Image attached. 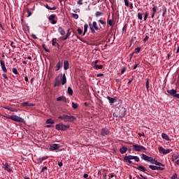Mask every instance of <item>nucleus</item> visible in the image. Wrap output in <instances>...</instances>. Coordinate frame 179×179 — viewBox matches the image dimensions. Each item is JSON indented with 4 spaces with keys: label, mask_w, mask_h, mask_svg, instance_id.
<instances>
[{
    "label": "nucleus",
    "mask_w": 179,
    "mask_h": 179,
    "mask_svg": "<svg viewBox=\"0 0 179 179\" xmlns=\"http://www.w3.org/2000/svg\"><path fill=\"white\" fill-rule=\"evenodd\" d=\"M133 148L135 152H142L143 150H146V148L138 144H133Z\"/></svg>",
    "instance_id": "423d86ee"
},
{
    "label": "nucleus",
    "mask_w": 179,
    "mask_h": 179,
    "mask_svg": "<svg viewBox=\"0 0 179 179\" xmlns=\"http://www.w3.org/2000/svg\"><path fill=\"white\" fill-rule=\"evenodd\" d=\"M3 166H4L3 169H4V170H6V171H8V173H12V169H10V168H9V167H10V166L9 164H8V162H3Z\"/></svg>",
    "instance_id": "9b49d317"
},
{
    "label": "nucleus",
    "mask_w": 179,
    "mask_h": 179,
    "mask_svg": "<svg viewBox=\"0 0 179 179\" xmlns=\"http://www.w3.org/2000/svg\"><path fill=\"white\" fill-rule=\"evenodd\" d=\"M166 92L170 96L176 97V99H179V94H177V90H166Z\"/></svg>",
    "instance_id": "39448f33"
},
{
    "label": "nucleus",
    "mask_w": 179,
    "mask_h": 179,
    "mask_svg": "<svg viewBox=\"0 0 179 179\" xmlns=\"http://www.w3.org/2000/svg\"><path fill=\"white\" fill-rule=\"evenodd\" d=\"M156 12H157V7L154 6L152 8V14L151 15V19H153L155 17V15H156Z\"/></svg>",
    "instance_id": "cd10ccee"
},
{
    "label": "nucleus",
    "mask_w": 179,
    "mask_h": 179,
    "mask_svg": "<svg viewBox=\"0 0 179 179\" xmlns=\"http://www.w3.org/2000/svg\"><path fill=\"white\" fill-rule=\"evenodd\" d=\"M137 17L139 20H142L143 19V13L138 12Z\"/></svg>",
    "instance_id": "473e14b6"
},
{
    "label": "nucleus",
    "mask_w": 179,
    "mask_h": 179,
    "mask_svg": "<svg viewBox=\"0 0 179 179\" xmlns=\"http://www.w3.org/2000/svg\"><path fill=\"white\" fill-rule=\"evenodd\" d=\"M0 63L1 65V69L2 71L6 73L8 72V69H6V66H5V62L3 60H0Z\"/></svg>",
    "instance_id": "4468645a"
},
{
    "label": "nucleus",
    "mask_w": 179,
    "mask_h": 179,
    "mask_svg": "<svg viewBox=\"0 0 179 179\" xmlns=\"http://www.w3.org/2000/svg\"><path fill=\"white\" fill-rule=\"evenodd\" d=\"M93 68H94V69H96V70L103 69V65L95 64L93 66Z\"/></svg>",
    "instance_id": "c9c22d12"
},
{
    "label": "nucleus",
    "mask_w": 179,
    "mask_h": 179,
    "mask_svg": "<svg viewBox=\"0 0 179 179\" xmlns=\"http://www.w3.org/2000/svg\"><path fill=\"white\" fill-rule=\"evenodd\" d=\"M47 170V166L43 167V169L41 171V173H44V171Z\"/></svg>",
    "instance_id": "69168bd1"
},
{
    "label": "nucleus",
    "mask_w": 179,
    "mask_h": 179,
    "mask_svg": "<svg viewBox=\"0 0 179 179\" xmlns=\"http://www.w3.org/2000/svg\"><path fill=\"white\" fill-rule=\"evenodd\" d=\"M136 54H139L141 52V48L138 47L135 49Z\"/></svg>",
    "instance_id": "3c124183"
},
{
    "label": "nucleus",
    "mask_w": 179,
    "mask_h": 179,
    "mask_svg": "<svg viewBox=\"0 0 179 179\" xmlns=\"http://www.w3.org/2000/svg\"><path fill=\"white\" fill-rule=\"evenodd\" d=\"M59 120H62L64 122H73L76 121V117L73 115H63L58 117Z\"/></svg>",
    "instance_id": "f03ea898"
},
{
    "label": "nucleus",
    "mask_w": 179,
    "mask_h": 179,
    "mask_svg": "<svg viewBox=\"0 0 179 179\" xmlns=\"http://www.w3.org/2000/svg\"><path fill=\"white\" fill-rule=\"evenodd\" d=\"M158 150L159 152V153H162L163 155H169V153H170L171 152H173V150L171 149H164V148L159 146L158 148Z\"/></svg>",
    "instance_id": "0eeeda50"
},
{
    "label": "nucleus",
    "mask_w": 179,
    "mask_h": 179,
    "mask_svg": "<svg viewBox=\"0 0 179 179\" xmlns=\"http://www.w3.org/2000/svg\"><path fill=\"white\" fill-rule=\"evenodd\" d=\"M46 124H55V120L50 118L46 120Z\"/></svg>",
    "instance_id": "e433bc0d"
},
{
    "label": "nucleus",
    "mask_w": 179,
    "mask_h": 179,
    "mask_svg": "<svg viewBox=\"0 0 179 179\" xmlns=\"http://www.w3.org/2000/svg\"><path fill=\"white\" fill-rule=\"evenodd\" d=\"M141 159L145 162H150V163H152V161L153 160V157H149L145 154H141Z\"/></svg>",
    "instance_id": "1a4fd4ad"
},
{
    "label": "nucleus",
    "mask_w": 179,
    "mask_h": 179,
    "mask_svg": "<svg viewBox=\"0 0 179 179\" xmlns=\"http://www.w3.org/2000/svg\"><path fill=\"white\" fill-rule=\"evenodd\" d=\"M103 13L101 11H96L95 13L96 17H100V16H103Z\"/></svg>",
    "instance_id": "58836bf2"
},
{
    "label": "nucleus",
    "mask_w": 179,
    "mask_h": 179,
    "mask_svg": "<svg viewBox=\"0 0 179 179\" xmlns=\"http://www.w3.org/2000/svg\"><path fill=\"white\" fill-rule=\"evenodd\" d=\"M57 101H64V103H68V99L64 96H61L57 98Z\"/></svg>",
    "instance_id": "a211bd4d"
},
{
    "label": "nucleus",
    "mask_w": 179,
    "mask_h": 179,
    "mask_svg": "<svg viewBox=\"0 0 179 179\" xmlns=\"http://www.w3.org/2000/svg\"><path fill=\"white\" fill-rule=\"evenodd\" d=\"M10 111H12V113H17V109L15 108H10Z\"/></svg>",
    "instance_id": "09e8293b"
},
{
    "label": "nucleus",
    "mask_w": 179,
    "mask_h": 179,
    "mask_svg": "<svg viewBox=\"0 0 179 179\" xmlns=\"http://www.w3.org/2000/svg\"><path fill=\"white\" fill-rule=\"evenodd\" d=\"M64 71H68V69H69V62L68 60L64 62Z\"/></svg>",
    "instance_id": "4be33fe9"
},
{
    "label": "nucleus",
    "mask_w": 179,
    "mask_h": 179,
    "mask_svg": "<svg viewBox=\"0 0 179 179\" xmlns=\"http://www.w3.org/2000/svg\"><path fill=\"white\" fill-rule=\"evenodd\" d=\"M107 99L110 104H113V103H115V101H117V99H115V98H111L110 97V96H108Z\"/></svg>",
    "instance_id": "bb28decb"
},
{
    "label": "nucleus",
    "mask_w": 179,
    "mask_h": 179,
    "mask_svg": "<svg viewBox=\"0 0 179 179\" xmlns=\"http://www.w3.org/2000/svg\"><path fill=\"white\" fill-rule=\"evenodd\" d=\"M124 5L125 6H127V8L129 6V1L128 0H124Z\"/></svg>",
    "instance_id": "8fccbe9b"
},
{
    "label": "nucleus",
    "mask_w": 179,
    "mask_h": 179,
    "mask_svg": "<svg viewBox=\"0 0 179 179\" xmlns=\"http://www.w3.org/2000/svg\"><path fill=\"white\" fill-rule=\"evenodd\" d=\"M133 80H134V77H132L131 78H130L129 80V82L127 83V85H131V83H132Z\"/></svg>",
    "instance_id": "e2e57ef3"
},
{
    "label": "nucleus",
    "mask_w": 179,
    "mask_h": 179,
    "mask_svg": "<svg viewBox=\"0 0 179 179\" xmlns=\"http://www.w3.org/2000/svg\"><path fill=\"white\" fill-rule=\"evenodd\" d=\"M27 13H28V17H30L31 15H32L33 13H31V11L29 9H27Z\"/></svg>",
    "instance_id": "bf43d9fd"
},
{
    "label": "nucleus",
    "mask_w": 179,
    "mask_h": 179,
    "mask_svg": "<svg viewBox=\"0 0 179 179\" xmlns=\"http://www.w3.org/2000/svg\"><path fill=\"white\" fill-rule=\"evenodd\" d=\"M125 71H127V67H123L121 70V75L125 73Z\"/></svg>",
    "instance_id": "864d4df0"
},
{
    "label": "nucleus",
    "mask_w": 179,
    "mask_h": 179,
    "mask_svg": "<svg viewBox=\"0 0 179 179\" xmlns=\"http://www.w3.org/2000/svg\"><path fill=\"white\" fill-rule=\"evenodd\" d=\"M149 16V13L148 12H145L144 13V22H146V20H148V17Z\"/></svg>",
    "instance_id": "37998d69"
},
{
    "label": "nucleus",
    "mask_w": 179,
    "mask_h": 179,
    "mask_svg": "<svg viewBox=\"0 0 179 179\" xmlns=\"http://www.w3.org/2000/svg\"><path fill=\"white\" fill-rule=\"evenodd\" d=\"M45 8L48 9V10H57V7H50V6H48V4L45 5Z\"/></svg>",
    "instance_id": "f704fd0d"
},
{
    "label": "nucleus",
    "mask_w": 179,
    "mask_h": 179,
    "mask_svg": "<svg viewBox=\"0 0 179 179\" xmlns=\"http://www.w3.org/2000/svg\"><path fill=\"white\" fill-rule=\"evenodd\" d=\"M171 179H178L177 173H173V175L171 178Z\"/></svg>",
    "instance_id": "603ef678"
},
{
    "label": "nucleus",
    "mask_w": 179,
    "mask_h": 179,
    "mask_svg": "<svg viewBox=\"0 0 179 179\" xmlns=\"http://www.w3.org/2000/svg\"><path fill=\"white\" fill-rule=\"evenodd\" d=\"M90 27H92V29H94L95 30H99V26L97 25V22L96 21H94L92 24H89Z\"/></svg>",
    "instance_id": "dca6fc26"
},
{
    "label": "nucleus",
    "mask_w": 179,
    "mask_h": 179,
    "mask_svg": "<svg viewBox=\"0 0 179 179\" xmlns=\"http://www.w3.org/2000/svg\"><path fill=\"white\" fill-rule=\"evenodd\" d=\"M72 17H73L74 19H79V15L78 14H72Z\"/></svg>",
    "instance_id": "de8ad7c7"
},
{
    "label": "nucleus",
    "mask_w": 179,
    "mask_h": 179,
    "mask_svg": "<svg viewBox=\"0 0 179 179\" xmlns=\"http://www.w3.org/2000/svg\"><path fill=\"white\" fill-rule=\"evenodd\" d=\"M90 29L92 33H96V29L94 28L90 27Z\"/></svg>",
    "instance_id": "680f3d73"
},
{
    "label": "nucleus",
    "mask_w": 179,
    "mask_h": 179,
    "mask_svg": "<svg viewBox=\"0 0 179 179\" xmlns=\"http://www.w3.org/2000/svg\"><path fill=\"white\" fill-rule=\"evenodd\" d=\"M108 24L109 26H113V20H108Z\"/></svg>",
    "instance_id": "5fc2aeb1"
},
{
    "label": "nucleus",
    "mask_w": 179,
    "mask_h": 179,
    "mask_svg": "<svg viewBox=\"0 0 179 179\" xmlns=\"http://www.w3.org/2000/svg\"><path fill=\"white\" fill-rule=\"evenodd\" d=\"M134 160H135V162H139V157H138V156H134Z\"/></svg>",
    "instance_id": "13d9d810"
},
{
    "label": "nucleus",
    "mask_w": 179,
    "mask_h": 179,
    "mask_svg": "<svg viewBox=\"0 0 179 179\" xmlns=\"http://www.w3.org/2000/svg\"><path fill=\"white\" fill-rule=\"evenodd\" d=\"M31 37H32V38H34V40H37V36H36V34H32Z\"/></svg>",
    "instance_id": "0e129e2a"
},
{
    "label": "nucleus",
    "mask_w": 179,
    "mask_h": 179,
    "mask_svg": "<svg viewBox=\"0 0 179 179\" xmlns=\"http://www.w3.org/2000/svg\"><path fill=\"white\" fill-rule=\"evenodd\" d=\"M70 36H71V29H69L67 30V33H66V36L62 39L63 41H65V40H68V38H69Z\"/></svg>",
    "instance_id": "b1692460"
},
{
    "label": "nucleus",
    "mask_w": 179,
    "mask_h": 179,
    "mask_svg": "<svg viewBox=\"0 0 179 179\" xmlns=\"http://www.w3.org/2000/svg\"><path fill=\"white\" fill-rule=\"evenodd\" d=\"M13 72L15 73V75H19V72H17V68H13Z\"/></svg>",
    "instance_id": "49530a36"
},
{
    "label": "nucleus",
    "mask_w": 179,
    "mask_h": 179,
    "mask_svg": "<svg viewBox=\"0 0 179 179\" xmlns=\"http://www.w3.org/2000/svg\"><path fill=\"white\" fill-rule=\"evenodd\" d=\"M62 83L61 80H59V76L55 78V84H54V87H57L58 86H61Z\"/></svg>",
    "instance_id": "f3484780"
},
{
    "label": "nucleus",
    "mask_w": 179,
    "mask_h": 179,
    "mask_svg": "<svg viewBox=\"0 0 179 179\" xmlns=\"http://www.w3.org/2000/svg\"><path fill=\"white\" fill-rule=\"evenodd\" d=\"M56 17H57V15L54 14L50 15L48 17V20L49 22H50L51 24H57V20H55Z\"/></svg>",
    "instance_id": "6e6552de"
},
{
    "label": "nucleus",
    "mask_w": 179,
    "mask_h": 179,
    "mask_svg": "<svg viewBox=\"0 0 179 179\" xmlns=\"http://www.w3.org/2000/svg\"><path fill=\"white\" fill-rule=\"evenodd\" d=\"M8 120H12V121H15V122H24V119L17 116V115H10L6 117Z\"/></svg>",
    "instance_id": "20e7f679"
},
{
    "label": "nucleus",
    "mask_w": 179,
    "mask_h": 179,
    "mask_svg": "<svg viewBox=\"0 0 179 179\" xmlns=\"http://www.w3.org/2000/svg\"><path fill=\"white\" fill-rule=\"evenodd\" d=\"M134 168L139 170L140 171H143V173H146V171H148V169H145V167L142 165L138 166H134Z\"/></svg>",
    "instance_id": "6ab92c4d"
},
{
    "label": "nucleus",
    "mask_w": 179,
    "mask_h": 179,
    "mask_svg": "<svg viewBox=\"0 0 179 179\" xmlns=\"http://www.w3.org/2000/svg\"><path fill=\"white\" fill-rule=\"evenodd\" d=\"M60 82L62 83V85H65V83H66V76H65V73L63 74Z\"/></svg>",
    "instance_id": "a878e982"
},
{
    "label": "nucleus",
    "mask_w": 179,
    "mask_h": 179,
    "mask_svg": "<svg viewBox=\"0 0 179 179\" xmlns=\"http://www.w3.org/2000/svg\"><path fill=\"white\" fill-rule=\"evenodd\" d=\"M125 157H127L128 159L134 160V158H135V156H134V155H129V156H127V155H125Z\"/></svg>",
    "instance_id": "a19ab883"
},
{
    "label": "nucleus",
    "mask_w": 179,
    "mask_h": 179,
    "mask_svg": "<svg viewBox=\"0 0 179 179\" xmlns=\"http://www.w3.org/2000/svg\"><path fill=\"white\" fill-rule=\"evenodd\" d=\"M138 66H139V64H136L134 66L133 69H136Z\"/></svg>",
    "instance_id": "774afa93"
},
{
    "label": "nucleus",
    "mask_w": 179,
    "mask_h": 179,
    "mask_svg": "<svg viewBox=\"0 0 179 179\" xmlns=\"http://www.w3.org/2000/svg\"><path fill=\"white\" fill-rule=\"evenodd\" d=\"M78 107H79V105H78V103H75L74 102L72 103V108L74 110H76V108H78Z\"/></svg>",
    "instance_id": "79ce46f5"
},
{
    "label": "nucleus",
    "mask_w": 179,
    "mask_h": 179,
    "mask_svg": "<svg viewBox=\"0 0 179 179\" xmlns=\"http://www.w3.org/2000/svg\"><path fill=\"white\" fill-rule=\"evenodd\" d=\"M151 164H155V166H161L162 167H164V164H162V162H157L155 159L152 158V161L151 162Z\"/></svg>",
    "instance_id": "ddd939ff"
},
{
    "label": "nucleus",
    "mask_w": 179,
    "mask_h": 179,
    "mask_svg": "<svg viewBox=\"0 0 179 179\" xmlns=\"http://www.w3.org/2000/svg\"><path fill=\"white\" fill-rule=\"evenodd\" d=\"M149 169H150L151 170H159L160 171H163V170H164V168L162 166H157L154 165H150Z\"/></svg>",
    "instance_id": "f8f14e48"
},
{
    "label": "nucleus",
    "mask_w": 179,
    "mask_h": 179,
    "mask_svg": "<svg viewBox=\"0 0 179 179\" xmlns=\"http://www.w3.org/2000/svg\"><path fill=\"white\" fill-rule=\"evenodd\" d=\"M145 86H146L147 92H149V89L150 87V86L149 85V78H146Z\"/></svg>",
    "instance_id": "4c0bfd02"
},
{
    "label": "nucleus",
    "mask_w": 179,
    "mask_h": 179,
    "mask_svg": "<svg viewBox=\"0 0 179 179\" xmlns=\"http://www.w3.org/2000/svg\"><path fill=\"white\" fill-rule=\"evenodd\" d=\"M52 45L54 47H59V44L57 43V38H53L52 40Z\"/></svg>",
    "instance_id": "393cba45"
},
{
    "label": "nucleus",
    "mask_w": 179,
    "mask_h": 179,
    "mask_svg": "<svg viewBox=\"0 0 179 179\" xmlns=\"http://www.w3.org/2000/svg\"><path fill=\"white\" fill-rule=\"evenodd\" d=\"M21 106H22V107H34V106L36 105L33 103H29V102H23L21 103Z\"/></svg>",
    "instance_id": "aec40b11"
},
{
    "label": "nucleus",
    "mask_w": 179,
    "mask_h": 179,
    "mask_svg": "<svg viewBox=\"0 0 179 179\" xmlns=\"http://www.w3.org/2000/svg\"><path fill=\"white\" fill-rule=\"evenodd\" d=\"M71 128L69 124H64L63 123H59L55 125V129L57 131H68Z\"/></svg>",
    "instance_id": "7ed1b4c3"
},
{
    "label": "nucleus",
    "mask_w": 179,
    "mask_h": 179,
    "mask_svg": "<svg viewBox=\"0 0 179 179\" xmlns=\"http://www.w3.org/2000/svg\"><path fill=\"white\" fill-rule=\"evenodd\" d=\"M57 31L59 33L61 36H65V29H64L62 27H59L57 29Z\"/></svg>",
    "instance_id": "412c9836"
},
{
    "label": "nucleus",
    "mask_w": 179,
    "mask_h": 179,
    "mask_svg": "<svg viewBox=\"0 0 179 179\" xmlns=\"http://www.w3.org/2000/svg\"><path fill=\"white\" fill-rule=\"evenodd\" d=\"M67 93L69 96H73V90L71 87H69L67 89Z\"/></svg>",
    "instance_id": "c756f323"
},
{
    "label": "nucleus",
    "mask_w": 179,
    "mask_h": 179,
    "mask_svg": "<svg viewBox=\"0 0 179 179\" xmlns=\"http://www.w3.org/2000/svg\"><path fill=\"white\" fill-rule=\"evenodd\" d=\"M98 22H99V23H101V24H103V27H106V21L99 20H98Z\"/></svg>",
    "instance_id": "c03bdc74"
},
{
    "label": "nucleus",
    "mask_w": 179,
    "mask_h": 179,
    "mask_svg": "<svg viewBox=\"0 0 179 179\" xmlns=\"http://www.w3.org/2000/svg\"><path fill=\"white\" fill-rule=\"evenodd\" d=\"M77 31H78V34H82L83 33V31L82 29H80V28H78L77 29Z\"/></svg>",
    "instance_id": "4d7b16f0"
},
{
    "label": "nucleus",
    "mask_w": 179,
    "mask_h": 179,
    "mask_svg": "<svg viewBox=\"0 0 179 179\" xmlns=\"http://www.w3.org/2000/svg\"><path fill=\"white\" fill-rule=\"evenodd\" d=\"M163 8V13H162V17H164L166 16V13H167V7L166 6H162Z\"/></svg>",
    "instance_id": "7c9ffc66"
},
{
    "label": "nucleus",
    "mask_w": 179,
    "mask_h": 179,
    "mask_svg": "<svg viewBox=\"0 0 179 179\" xmlns=\"http://www.w3.org/2000/svg\"><path fill=\"white\" fill-rule=\"evenodd\" d=\"M101 135L102 136H107V135H110V129L107 128H103L101 131Z\"/></svg>",
    "instance_id": "9d476101"
},
{
    "label": "nucleus",
    "mask_w": 179,
    "mask_h": 179,
    "mask_svg": "<svg viewBox=\"0 0 179 179\" xmlns=\"http://www.w3.org/2000/svg\"><path fill=\"white\" fill-rule=\"evenodd\" d=\"M47 159H48V157H47V156L41 157V158H39V162H43V160H47Z\"/></svg>",
    "instance_id": "a18cd8bd"
},
{
    "label": "nucleus",
    "mask_w": 179,
    "mask_h": 179,
    "mask_svg": "<svg viewBox=\"0 0 179 179\" xmlns=\"http://www.w3.org/2000/svg\"><path fill=\"white\" fill-rule=\"evenodd\" d=\"M124 162H126V163H129V164H132V161H131L130 159H128L127 157H124Z\"/></svg>",
    "instance_id": "ea45409f"
},
{
    "label": "nucleus",
    "mask_w": 179,
    "mask_h": 179,
    "mask_svg": "<svg viewBox=\"0 0 179 179\" xmlns=\"http://www.w3.org/2000/svg\"><path fill=\"white\" fill-rule=\"evenodd\" d=\"M3 108H5V110H8V111L10 110V107L9 106H3Z\"/></svg>",
    "instance_id": "338daca9"
},
{
    "label": "nucleus",
    "mask_w": 179,
    "mask_h": 179,
    "mask_svg": "<svg viewBox=\"0 0 179 179\" xmlns=\"http://www.w3.org/2000/svg\"><path fill=\"white\" fill-rule=\"evenodd\" d=\"M78 5H83V0H78L77 1Z\"/></svg>",
    "instance_id": "6e6d98bb"
},
{
    "label": "nucleus",
    "mask_w": 179,
    "mask_h": 179,
    "mask_svg": "<svg viewBox=\"0 0 179 179\" xmlns=\"http://www.w3.org/2000/svg\"><path fill=\"white\" fill-rule=\"evenodd\" d=\"M148 40H149V36H145V37L143 39L144 43H146V41H148Z\"/></svg>",
    "instance_id": "052dcab7"
},
{
    "label": "nucleus",
    "mask_w": 179,
    "mask_h": 179,
    "mask_svg": "<svg viewBox=\"0 0 179 179\" xmlns=\"http://www.w3.org/2000/svg\"><path fill=\"white\" fill-rule=\"evenodd\" d=\"M162 139H165V141H170V137H169V136L166 133L162 134Z\"/></svg>",
    "instance_id": "c85d7f7f"
},
{
    "label": "nucleus",
    "mask_w": 179,
    "mask_h": 179,
    "mask_svg": "<svg viewBox=\"0 0 179 179\" xmlns=\"http://www.w3.org/2000/svg\"><path fill=\"white\" fill-rule=\"evenodd\" d=\"M59 149V145L58 144H52L50 146V150H58Z\"/></svg>",
    "instance_id": "2eb2a0df"
},
{
    "label": "nucleus",
    "mask_w": 179,
    "mask_h": 179,
    "mask_svg": "<svg viewBox=\"0 0 179 179\" xmlns=\"http://www.w3.org/2000/svg\"><path fill=\"white\" fill-rule=\"evenodd\" d=\"M62 66V63H61V62L59 61V62H57V65H56V68H57V69H56V71H59V69H61Z\"/></svg>",
    "instance_id": "2f4dec72"
},
{
    "label": "nucleus",
    "mask_w": 179,
    "mask_h": 179,
    "mask_svg": "<svg viewBox=\"0 0 179 179\" xmlns=\"http://www.w3.org/2000/svg\"><path fill=\"white\" fill-rule=\"evenodd\" d=\"M127 115V108L120 106L116 108L113 113V117L115 118H124Z\"/></svg>",
    "instance_id": "f257e3e1"
},
{
    "label": "nucleus",
    "mask_w": 179,
    "mask_h": 179,
    "mask_svg": "<svg viewBox=\"0 0 179 179\" xmlns=\"http://www.w3.org/2000/svg\"><path fill=\"white\" fill-rule=\"evenodd\" d=\"M87 29H89V25L87 24H85L84 25V33H83V36H85V34H86V33H87Z\"/></svg>",
    "instance_id": "72a5a7b5"
},
{
    "label": "nucleus",
    "mask_w": 179,
    "mask_h": 179,
    "mask_svg": "<svg viewBox=\"0 0 179 179\" xmlns=\"http://www.w3.org/2000/svg\"><path fill=\"white\" fill-rule=\"evenodd\" d=\"M128 150V148L126 146H122V148H120L119 152H120L121 155H124Z\"/></svg>",
    "instance_id": "5701e85b"
}]
</instances>
